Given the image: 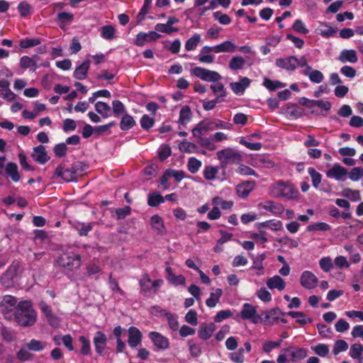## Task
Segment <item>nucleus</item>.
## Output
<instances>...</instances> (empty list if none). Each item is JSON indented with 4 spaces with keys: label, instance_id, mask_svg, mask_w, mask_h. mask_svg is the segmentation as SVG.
<instances>
[{
    "label": "nucleus",
    "instance_id": "nucleus-29",
    "mask_svg": "<svg viewBox=\"0 0 363 363\" xmlns=\"http://www.w3.org/2000/svg\"><path fill=\"white\" fill-rule=\"evenodd\" d=\"M262 206L266 211H270L274 214H281L284 208L281 203H275L272 201H267L262 204Z\"/></svg>",
    "mask_w": 363,
    "mask_h": 363
},
{
    "label": "nucleus",
    "instance_id": "nucleus-22",
    "mask_svg": "<svg viewBox=\"0 0 363 363\" xmlns=\"http://www.w3.org/2000/svg\"><path fill=\"white\" fill-rule=\"evenodd\" d=\"M250 84V79L247 77H242L239 82L230 83V86L235 94H242Z\"/></svg>",
    "mask_w": 363,
    "mask_h": 363
},
{
    "label": "nucleus",
    "instance_id": "nucleus-36",
    "mask_svg": "<svg viewBox=\"0 0 363 363\" xmlns=\"http://www.w3.org/2000/svg\"><path fill=\"white\" fill-rule=\"evenodd\" d=\"M96 111L102 116L104 118H108L109 116V112L111 107L105 102L98 101L95 104Z\"/></svg>",
    "mask_w": 363,
    "mask_h": 363
},
{
    "label": "nucleus",
    "instance_id": "nucleus-8",
    "mask_svg": "<svg viewBox=\"0 0 363 363\" xmlns=\"http://www.w3.org/2000/svg\"><path fill=\"white\" fill-rule=\"evenodd\" d=\"M38 318L37 311L33 308L30 301H24V327L33 325Z\"/></svg>",
    "mask_w": 363,
    "mask_h": 363
},
{
    "label": "nucleus",
    "instance_id": "nucleus-26",
    "mask_svg": "<svg viewBox=\"0 0 363 363\" xmlns=\"http://www.w3.org/2000/svg\"><path fill=\"white\" fill-rule=\"evenodd\" d=\"M90 67V60H86L84 61L79 66H78L74 72V77L79 79L82 80L86 78L87 72Z\"/></svg>",
    "mask_w": 363,
    "mask_h": 363
},
{
    "label": "nucleus",
    "instance_id": "nucleus-52",
    "mask_svg": "<svg viewBox=\"0 0 363 363\" xmlns=\"http://www.w3.org/2000/svg\"><path fill=\"white\" fill-rule=\"evenodd\" d=\"M112 107H113V112L116 116H118L121 114H123L125 112V106L119 100L113 101Z\"/></svg>",
    "mask_w": 363,
    "mask_h": 363
},
{
    "label": "nucleus",
    "instance_id": "nucleus-21",
    "mask_svg": "<svg viewBox=\"0 0 363 363\" xmlns=\"http://www.w3.org/2000/svg\"><path fill=\"white\" fill-rule=\"evenodd\" d=\"M215 330L216 325L214 323H203L200 325L199 330L198 331V335L201 339L206 340L211 337Z\"/></svg>",
    "mask_w": 363,
    "mask_h": 363
},
{
    "label": "nucleus",
    "instance_id": "nucleus-12",
    "mask_svg": "<svg viewBox=\"0 0 363 363\" xmlns=\"http://www.w3.org/2000/svg\"><path fill=\"white\" fill-rule=\"evenodd\" d=\"M161 38V35L156 31H150L148 33L140 32L136 35L135 44L138 46H143L145 42L156 41Z\"/></svg>",
    "mask_w": 363,
    "mask_h": 363
},
{
    "label": "nucleus",
    "instance_id": "nucleus-2",
    "mask_svg": "<svg viewBox=\"0 0 363 363\" xmlns=\"http://www.w3.org/2000/svg\"><path fill=\"white\" fill-rule=\"evenodd\" d=\"M86 169V165L81 162L74 163L70 168L64 169L62 165H59L55 169L54 177H62V179L67 182L76 181L77 176H81L84 174Z\"/></svg>",
    "mask_w": 363,
    "mask_h": 363
},
{
    "label": "nucleus",
    "instance_id": "nucleus-9",
    "mask_svg": "<svg viewBox=\"0 0 363 363\" xmlns=\"http://www.w3.org/2000/svg\"><path fill=\"white\" fill-rule=\"evenodd\" d=\"M240 317L243 320H252L254 323H257L261 320L262 316L257 313V308L255 306L250 304L245 303L242 309L240 311Z\"/></svg>",
    "mask_w": 363,
    "mask_h": 363
},
{
    "label": "nucleus",
    "instance_id": "nucleus-28",
    "mask_svg": "<svg viewBox=\"0 0 363 363\" xmlns=\"http://www.w3.org/2000/svg\"><path fill=\"white\" fill-rule=\"evenodd\" d=\"M5 173L13 182H16L20 179L18 166L15 162L7 163L5 167Z\"/></svg>",
    "mask_w": 363,
    "mask_h": 363
},
{
    "label": "nucleus",
    "instance_id": "nucleus-43",
    "mask_svg": "<svg viewBox=\"0 0 363 363\" xmlns=\"http://www.w3.org/2000/svg\"><path fill=\"white\" fill-rule=\"evenodd\" d=\"M201 40V36L199 34L196 33L191 38H190L185 44V49L188 51L194 50L199 43Z\"/></svg>",
    "mask_w": 363,
    "mask_h": 363
},
{
    "label": "nucleus",
    "instance_id": "nucleus-56",
    "mask_svg": "<svg viewBox=\"0 0 363 363\" xmlns=\"http://www.w3.org/2000/svg\"><path fill=\"white\" fill-rule=\"evenodd\" d=\"M347 174L352 181H357L363 177V168L360 167H354L349 173L347 172Z\"/></svg>",
    "mask_w": 363,
    "mask_h": 363
},
{
    "label": "nucleus",
    "instance_id": "nucleus-14",
    "mask_svg": "<svg viewBox=\"0 0 363 363\" xmlns=\"http://www.w3.org/2000/svg\"><path fill=\"white\" fill-rule=\"evenodd\" d=\"M150 338L153 342L156 347L160 350H166L169 347V340L157 332H150Z\"/></svg>",
    "mask_w": 363,
    "mask_h": 363
},
{
    "label": "nucleus",
    "instance_id": "nucleus-40",
    "mask_svg": "<svg viewBox=\"0 0 363 363\" xmlns=\"http://www.w3.org/2000/svg\"><path fill=\"white\" fill-rule=\"evenodd\" d=\"M179 148L182 152L188 153L195 152L198 150V147L196 144L188 142L187 140H184L180 143L179 145Z\"/></svg>",
    "mask_w": 363,
    "mask_h": 363
},
{
    "label": "nucleus",
    "instance_id": "nucleus-39",
    "mask_svg": "<svg viewBox=\"0 0 363 363\" xmlns=\"http://www.w3.org/2000/svg\"><path fill=\"white\" fill-rule=\"evenodd\" d=\"M191 111L188 106L182 108L179 113V123L185 125L191 118Z\"/></svg>",
    "mask_w": 363,
    "mask_h": 363
},
{
    "label": "nucleus",
    "instance_id": "nucleus-24",
    "mask_svg": "<svg viewBox=\"0 0 363 363\" xmlns=\"http://www.w3.org/2000/svg\"><path fill=\"white\" fill-rule=\"evenodd\" d=\"M267 286L270 289H277L280 291H283L286 286L284 280L279 275H275L266 281Z\"/></svg>",
    "mask_w": 363,
    "mask_h": 363
},
{
    "label": "nucleus",
    "instance_id": "nucleus-47",
    "mask_svg": "<svg viewBox=\"0 0 363 363\" xmlns=\"http://www.w3.org/2000/svg\"><path fill=\"white\" fill-rule=\"evenodd\" d=\"M79 340L82 344V347H81V350H80L81 354L83 355L89 354L90 352V350H91V347H90V343H89V340L86 337L82 335V336H79Z\"/></svg>",
    "mask_w": 363,
    "mask_h": 363
},
{
    "label": "nucleus",
    "instance_id": "nucleus-6",
    "mask_svg": "<svg viewBox=\"0 0 363 363\" xmlns=\"http://www.w3.org/2000/svg\"><path fill=\"white\" fill-rule=\"evenodd\" d=\"M216 155L223 168L228 164H238L242 161L240 154L229 147L218 151Z\"/></svg>",
    "mask_w": 363,
    "mask_h": 363
},
{
    "label": "nucleus",
    "instance_id": "nucleus-33",
    "mask_svg": "<svg viewBox=\"0 0 363 363\" xmlns=\"http://www.w3.org/2000/svg\"><path fill=\"white\" fill-rule=\"evenodd\" d=\"M139 284L141 293L150 292L152 290V281L147 274H144L140 279Z\"/></svg>",
    "mask_w": 363,
    "mask_h": 363
},
{
    "label": "nucleus",
    "instance_id": "nucleus-10",
    "mask_svg": "<svg viewBox=\"0 0 363 363\" xmlns=\"http://www.w3.org/2000/svg\"><path fill=\"white\" fill-rule=\"evenodd\" d=\"M318 282L317 277L310 271H304L301 275L300 284L305 289H315L317 286Z\"/></svg>",
    "mask_w": 363,
    "mask_h": 363
},
{
    "label": "nucleus",
    "instance_id": "nucleus-54",
    "mask_svg": "<svg viewBox=\"0 0 363 363\" xmlns=\"http://www.w3.org/2000/svg\"><path fill=\"white\" fill-rule=\"evenodd\" d=\"M348 348V344L347 342L344 340H338L335 342L334 348H333V353L334 354H337L340 352H343L347 350Z\"/></svg>",
    "mask_w": 363,
    "mask_h": 363
},
{
    "label": "nucleus",
    "instance_id": "nucleus-34",
    "mask_svg": "<svg viewBox=\"0 0 363 363\" xmlns=\"http://www.w3.org/2000/svg\"><path fill=\"white\" fill-rule=\"evenodd\" d=\"M217 53L218 52H233L236 50V45L230 40H226L221 44L216 45Z\"/></svg>",
    "mask_w": 363,
    "mask_h": 363
},
{
    "label": "nucleus",
    "instance_id": "nucleus-55",
    "mask_svg": "<svg viewBox=\"0 0 363 363\" xmlns=\"http://www.w3.org/2000/svg\"><path fill=\"white\" fill-rule=\"evenodd\" d=\"M330 229V226L325 223H316L312 225H310L307 227V230L308 231H315V230H320V231H327Z\"/></svg>",
    "mask_w": 363,
    "mask_h": 363
},
{
    "label": "nucleus",
    "instance_id": "nucleus-7",
    "mask_svg": "<svg viewBox=\"0 0 363 363\" xmlns=\"http://www.w3.org/2000/svg\"><path fill=\"white\" fill-rule=\"evenodd\" d=\"M191 72L196 77L206 82H218L221 79L220 74L216 71H211L200 67H196L191 69Z\"/></svg>",
    "mask_w": 363,
    "mask_h": 363
},
{
    "label": "nucleus",
    "instance_id": "nucleus-3",
    "mask_svg": "<svg viewBox=\"0 0 363 363\" xmlns=\"http://www.w3.org/2000/svg\"><path fill=\"white\" fill-rule=\"evenodd\" d=\"M272 194L275 197H283L288 200H296L299 197V192L294 185L281 181L272 186Z\"/></svg>",
    "mask_w": 363,
    "mask_h": 363
},
{
    "label": "nucleus",
    "instance_id": "nucleus-53",
    "mask_svg": "<svg viewBox=\"0 0 363 363\" xmlns=\"http://www.w3.org/2000/svg\"><path fill=\"white\" fill-rule=\"evenodd\" d=\"M311 349L315 354L320 357H326L329 353V348L326 345L319 344L316 346L311 347Z\"/></svg>",
    "mask_w": 363,
    "mask_h": 363
},
{
    "label": "nucleus",
    "instance_id": "nucleus-37",
    "mask_svg": "<svg viewBox=\"0 0 363 363\" xmlns=\"http://www.w3.org/2000/svg\"><path fill=\"white\" fill-rule=\"evenodd\" d=\"M94 223H89L84 224L82 223H77L74 225V228L78 231L80 236H86L88 233L92 230Z\"/></svg>",
    "mask_w": 363,
    "mask_h": 363
},
{
    "label": "nucleus",
    "instance_id": "nucleus-64",
    "mask_svg": "<svg viewBox=\"0 0 363 363\" xmlns=\"http://www.w3.org/2000/svg\"><path fill=\"white\" fill-rule=\"evenodd\" d=\"M257 297L262 301L269 302L272 300L271 294L265 289L262 288L257 291Z\"/></svg>",
    "mask_w": 363,
    "mask_h": 363
},
{
    "label": "nucleus",
    "instance_id": "nucleus-45",
    "mask_svg": "<svg viewBox=\"0 0 363 363\" xmlns=\"http://www.w3.org/2000/svg\"><path fill=\"white\" fill-rule=\"evenodd\" d=\"M308 174H310V176L311 177L313 186L315 188H318L320 183L321 182V179H322L321 174L319 172H318L313 167H310L308 169Z\"/></svg>",
    "mask_w": 363,
    "mask_h": 363
},
{
    "label": "nucleus",
    "instance_id": "nucleus-42",
    "mask_svg": "<svg viewBox=\"0 0 363 363\" xmlns=\"http://www.w3.org/2000/svg\"><path fill=\"white\" fill-rule=\"evenodd\" d=\"M164 201V198L160 194L152 193L148 196L147 203L149 206L155 207L163 203Z\"/></svg>",
    "mask_w": 363,
    "mask_h": 363
},
{
    "label": "nucleus",
    "instance_id": "nucleus-11",
    "mask_svg": "<svg viewBox=\"0 0 363 363\" xmlns=\"http://www.w3.org/2000/svg\"><path fill=\"white\" fill-rule=\"evenodd\" d=\"M213 129V122L208 120H203L199 123L193 129L192 135L194 138H199L206 134L208 131Z\"/></svg>",
    "mask_w": 363,
    "mask_h": 363
},
{
    "label": "nucleus",
    "instance_id": "nucleus-25",
    "mask_svg": "<svg viewBox=\"0 0 363 363\" xmlns=\"http://www.w3.org/2000/svg\"><path fill=\"white\" fill-rule=\"evenodd\" d=\"M338 60L342 63H355L357 62L358 57L354 50H343L340 53Z\"/></svg>",
    "mask_w": 363,
    "mask_h": 363
},
{
    "label": "nucleus",
    "instance_id": "nucleus-20",
    "mask_svg": "<svg viewBox=\"0 0 363 363\" xmlns=\"http://www.w3.org/2000/svg\"><path fill=\"white\" fill-rule=\"evenodd\" d=\"M106 340H107L106 336L102 332L98 331L95 333L93 341H94L96 352L99 354H101L103 351L104 350L106 345Z\"/></svg>",
    "mask_w": 363,
    "mask_h": 363
},
{
    "label": "nucleus",
    "instance_id": "nucleus-16",
    "mask_svg": "<svg viewBox=\"0 0 363 363\" xmlns=\"http://www.w3.org/2000/svg\"><path fill=\"white\" fill-rule=\"evenodd\" d=\"M282 352L289 353L291 357L289 360L292 362L303 359L307 356V351L304 348H294L289 347L282 350Z\"/></svg>",
    "mask_w": 363,
    "mask_h": 363
},
{
    "label": "nucleus",
    "instance_id": "nucleus-15",
    "mask_svg": "<svg viewBox=\"0 0 363 363\" xmlns=\"http://www.w3.org/2000/svg\"><path fill=\"white\" fill-rule=\"evenodd\" d=\"M276 65L280 68L289 71H294L297 67V58L295 56H291L286 58H278L276 60Z\"/></svg>",
    "mask_w": 363,
    "mask_h": 363
},
{
    "label": "nucleus",
    "instance_id": "nucleus-60",
    "mask_svg": "<svg viewBox=\"0 0 363 363\" xmlns=\"http://www.w3.org/2000/svg\"><path fill=\"white\" fill-rule=\"evenodd\" d=\"M213 17L223 25H228L231 22L230 17L227 14L222 13L220 11L215 12Z\"/></svg>",
    "mask_w": 363,
    "mask_h": 363
},
{
    "label": "nucleus",
    "instance_id": "nucleus-13",
    "mask_svg": "<svg viewBox=\"0 0 363 363\" xmlns=\"http://www.w3.org/2000/svg\"><path fill=\"white\" fill-rule=\"evenodd\" d=\"M347 175V170L339 164H335L332 168L326 172L328 178H333L337 181L343 180L344 177Z\"/></svg>",
    "mask_w": 363,
    "mask_h": 363
},
{
    "label": "nucleus",
    "instance_id": "nucleus-48",
    "mask_svg": "<svg viewBox=\"0 0 363 363\" xmlns=\"http://www.w3.org/2000/svg\"><path fill=\"white\" fill-rule=\"evenodd\" d=\"M188 169L192 174L197 172L201 166V162L195 157H191L188 162Z\"/></svg>",
    "mask_w": 363,
    "mask_h": 363
},
{
    "label": "nucleus",
    "instance_id": "nucleus-51",
    "mask_svg": "<svg viewBox=\"0 0 363 363\" xmlns=\"http://www.w3.org/2000/svg\"><path fill=\"white\" fill-rule=\"evenodd\" d=\"M342 195L344 197L348 198L353 201L360 200V194L358 190H352L351 189H345L342 191Z\"/></svg>",
    "mask_w": 363,
    "mask_h": 363
},
{
    "label": "nucleus",
    "instance_id": "nucleus-35",
    "mask_svg": "<svg viewBox=\"0 0 363 363\" xmlns=\"http://www.w3.org/2000/svg\"><path fill=\"white\" fill-rule=\"evenodd\" d=\"M223 291L220 289H217L216 290V292L211 293L210 295V297L206 300V305L210 307L213 308L216 306V304L219 302L220 298L222 296Z\"/></svg>",
    "mask_w": 363,
    "mask_h": 363
},
{
    "label": "nucleus",
    "instance_id": "nucleus-50",
    "mask_svg": "<svg viewBox=\"0 0 363 363\" xmlns=\"http://www.w3.org/2000/svg\"><path fill=\"white\" fill-rule=\"evenodd\" d=\"M218 172L217 167L207 166L203 171V177L206 180H213L216 178Z\"/></svg>",
    "mask_w": 363,
    "mask_h": 363
},
{
    "label": "nucleus",
    "instance_id": "nucleus-31",
    "mask_svg": "<svg viewBox=\"0 0 363 363\" xmlns=\"http://www.w3.org/2000/svg\"><path fill=\"white\" fill-rule=\"evenodd\" d=\"M363 351V346L361 344H353L350 349V355L352 359H357L359 363H361L363 358L362 353Z\"/></svg>",
    "mask_w": 363,
    "mask_h": 363
},
{
    "label": "nucleus",
    "instance_id": "nucleus-5",
    "mask_svg": "<svg viewBox=\"0 0 363 363\" xmlns=\"http://www.w3.org/2000/svg\"><path fill=\"white\" fill-rule=\"evenodd\" d=\"M57 264L67 270L78 269L81 265L80 256L73 252L62 253L56 260Z\"/></svg>",
    "mask_w": 363,
    "mask_h": 363
},
{
    "label": "nucleus",
    "instance_id": "nucleus-27",
    "mask_svg": "<svg viewBox=\"0 0 363 363\" xmlns=\"http://www.w3.org/2000/svg\"><path fill=\"white\" fill-rule=\"evenodd\" d=\"M150 224L152 229L157 232V234L163 235L165 233V228L162 218L158 215H155L150 218Z\"/></svg>",
    "mask_w": 363,
    "mask_h": 363
},
{
    "label": "nucleus",
    "instance_id": "nucleus-58",
    "mask_svg": "<svg viewBox=\"0 0 363 363\" xmlns=\"http://www.w3.org/2000/svg\"><path fill=\"white\" fill-rule=\"evenodd\" d=\"M1 335L4 340L12 342L16 338V334L13 330H9L6 327H2L1 330Z\"/></svg>",
    "mask_w": 363,
    "mask_h": 363
},
{
    "label": "nucleus",
    "instance_id": "nucleus-32",
    "mask_svg": "<svg viewBox=\"0 0 363 363\" xmlns=\"http://www.w3.org/2000/svg\"><path fill=\"white\" fill-rule=\"evenodd\" d=\"M40 60L38 54L33 55L32 57L24 56V69H30L34 72L37 68V62Z\"/></svg>",
    "mask_w": 363,
    "mask_h": 363
},
{
    "label": "nucleus",
    "instance_id": "nucleus-30",
    "mask_svg": "<svg viewBox=\"0 0 363 363\" xmlns=\"http://www.w3.org/2000/svg\"><path fill=\"white\" fill-rule=\"evenodd\" d=\"M136 124L134 118L127 113L123 114L120 122V128L122 130H128Z\"/></svg>",
    "mask_w": 363,
    "mask_h": 363
},
{
    "label": "nucleus",
    "instance_id": "nucleus-38",
    "mask_svg": "<svg viewBox=\"0 0 363 363\" xmlns=\"http://www.w3.org/2000/svg\"><path fill=\"white\" fill-rule=\"evenodd\" d=\"M286 113L291 117L298 118L303 116V111L296 104H291L286 108Z\"/></svg>",
    "mask_w": 363,
    "mask_h": 363
},
{
    "label": "nucleus",
    "instance_id": "nucleus-18",
    "mask_svg": "<svg viewBox=\"0 0 363 363\" xmlns=\"http://www.w3.org/2000/svg\"><path fill=\"white\" fill-rule=\"evenodd\" d=\"M142 339V333L135 327H130L128 329V343L130 347H135L140 344Z\"/></svg>",
    "mask_w": 363,
    "mask_h": 363
},
{
    "label": "nucleus",
    "instance_id": "nucleus-41",
    "mask_svg": "<svg viewBox=\"0 0 363 363\" xmlns=\"http://www.w3.org/2000/svg\"><path fill=\"white\" fill-rule=\"evenodd\" d=\"M245 65V60L242 57L235 56L229 62V67L232 70H238L242 69Z\"/></svg>",
    "mask_w": 363,
    "mask_h": 363
},
{
    "label": "nucleus",
    "instance_id": "nucleus-4",
    "mask_svg": "<svg viewBox=\"0 0 363 363\" xmlns=\"http://www.w3.org/2000/svg\"><path fill=\"white\" fill-rule=\"evenodd\" d=\"M22 272L21 262L13 261L1 277V282L6 287L11 286L20 281Z\"/></svg>",
    "mask_w": 363,
    "mask_h": 363
},
{
    "label": "nucleus",
    "instance_id": "nucleus-62",
    "mask_svg": "<svg viewBox=\"0 0 363 363\" xmlns=\"http://www.w3.org/2000/svg\"><path fill=\"white\" fill-rule=\"evenodd\" d=\"M292 28L296 32L301 34H307L308 33V28L301 20H296L294 22Z\"/></svg>",
    "mask_w": 363,
    "mask_h": 363
},
{
    "label": "nucleus",
    "instance_id": "nucleus-49",
    "mask_svg": "<svg viewBox=\"0 0 363 363\" xmlns=\"http://www.w3.org/2000/svg\"><path fill=\"white\" fill-rule=\"evenodd\" d=\"M306 76H308L312 82L316 84L320 83L324 79L323 73L320 71L316 69L311 71V73H306Z\"/></svg>",
    "mask_w": 363,
    "mask_h": 363
},
{
    "label": "nucleus",
    "instance_id": "nucleus-1",
    "mask_svg": "<svg viewBox=\"0 0 363 363\" xmlns=\"http://www.w3.org/2000/svg\"><path fill=\"white\" fill-rule=\"evenodd\" d=\"M0 312L5 319L23 325V301L17 302L16 297L6 295L1 301Z\"/></svg>",
    "mask_w": 363,
    "mask_h": 363
},
{
    "label": "nucleus",
    "instance_id": "nucleus-17",
    "mask_svg": "<svg viewBox=\"0 0 363 363\" xmlns=\"http://www.w3.org/2000/svg\"><path fill=\"white\" fill-rule=\"evenodd\" d=\"M255 186V182L254 181H247L236 186V192L238 196L245 199L254 189Z\"/></svg>",
    "mask_w": 363,
    "mask_h": 363
},
{
    "label": "nucleus",
    "instance_id": "nucleus-63",
    "mask_svg": "<svg viewBox=\"0 0 363 363\" xmlns=\"http://www.w3.org/2000/svg\"><path fill=\"white\" fill-rule=\"evenodd\" d=\"M233 315V312L230 310H225L219 311L214 318L216 323H220L225 319L231 317Z\"/></svg>",
    "mask_w": 363,
    "mask_h": 363
},
{
    "label": "nucleus",
    "instance_id": "nucleus-46",
    "mask_svg": "<svg viewBox=\"0 0 363 363\" xmlns=\"http://www.w3.org/2000/svg\"><path fill=\"white\" fill-rule=\"evenodd\" d=\"M155 29L157 32L164 33L167 34H170L173 32H177L179 29L177 28H173L167 23H157Z\"/></svg>",
    "mask_w": 363,
    "mask_h": 363
},
{
    "label": "nucleus",
    "instance_id": "nucleus-23",
    "mask_svg": "<svg viewBox=\"0 0 363 363\" xmlns=\"http://www.w3.org/2000/svg\"><path fill=\"white\" fill-rule=\"evenodd\" d=\"M282 314L279 308H273L262 313V320L269 324H274L279 319V315Z\"/></svg>",
    "mask_w": 363,
    "mask_h": 363
},
{
    "label": "nucleus",
    "instance_id": "nucleus-59",
    "mask_svg": "<svg viewBox=\"0 0 363 363\" xmlns=\"http://www.w3.org/2000/svg\"><path fill=\"white\" fill-rule=\"evenodd\" d=\"M264 85L269 90L274 91L278 88L284 86V84L279 81H272L269 79H265Z\"/></svg>",
    "mask_w": 363,
    "mask_h": 363
},
{
    "label": "nucleus",
    "instance_id": "nucleus-61",
    "mask_svg": "<svg viewBox=\"0 0 363 363\" xmlns=\"http://www.w3.org/2000/svg\"><path fill=\"white\" fill-rule=\"evenodd\" d=\"M281 342H282L281 339L277 342H274V341L265 342H264V344L262 345V349L265 352L269 353L273 348L280 347L281 345Z\"/></svg>",
    "mask_w": 363,
    "mask_h": 363
},
{
    "label": "nucleus",
    "instance_id": "nucleus-44",
    "mask_svg": "<svg viewBox=\"0 0 363 363\" xmlns=\"http://www.w3.org/2000/svg\"><path fill=\"white\" fill-rule=\"evenodd\" d=\"M101 37L106 40H112L114 38L115 28L111 26L101 27Z\"/></svg>",
    "mask_w": 363,
    "mask_h": 363
},
{
    "label": "nucleus",
    "instance_id": "nucleus-57",
    "mask_svg": "<svg viewBox=\"0 0 363 363\" xmlns=\"http://www.w3.org/2000/svg\"><path fill=\"white\" fill-rule=\"evenodd\" d=\"M155 123V119L148 115H144L140 119V125L145 130L150 129Z\"/></svg>",
    "mask_w": 363,
    "mask_h": 363
},
{
    "label": "nucleus",
    "instance_id": "nucleus-19",
    "mask_svg": "<svg viewBox=\"0 0 363 363\" xmlns=\"http://www.w3.org/2000/svg\"><path fill=\"white\" fill-rule=\"evenodd\" d=\"M32 157L35 162L40 164H45L50 160V157L47 154L45 147L41 145L34 147Z\"/></svg>",
    "mask_w": 363,
    "mask_h": 363
}]
</instances>
